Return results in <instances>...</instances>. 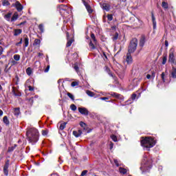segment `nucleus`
Wrapping results in <instances>:
<instances>
[{
    "instance_id": "1",
    "label": "nucleus",
    "mask_w": 176,
    "mask_h": 176,
    "mask_svg": "<svg viewBox=\"0 0 176 176\" xmlns=\"http://www.w3.org/2000/svg\"><path fill=\"white\" fill-rule=\"evenodd\" d=\"M26 135L31 144H36V142L39 140V132L35 128H30L26 133Z\"/></svg>"
},
{
    "instance_id": "2",
    "label": "nucleus",
    "mask_w": 176,
    "mask_h": 176,
    "mask_svg": "<svg viewBox=\"0 0 176 176\" xmlns=\"http://www.w3.org/2000/svg\"><path fill=\"white\" fill-rule=\"evenodd\" d=\"M149 157V154L146 153L143 156V160L142 161V166L140 167V170L142 173H146V171H149L150 169L152 168V163L153 161Z\"/></svg>"
},
{
    "instance_id": "3",
    "label": "nucleus",
    "mask_w": 176,
    "mask_h": 176,
    "mask_svg": "<svg viewBox=\"0 0 176 176\" xmlns=\"http://www.w3.org/2000/svg\"><path fill=\"white\" fill-rule=\"evenodd\" d=\"M141 145L144 149L149 151L151 148H153L156 145V141L151 137H146L141 140Z\"/></svg>"
},
{
    "instance_id": "4",
    "label": "nucleus",
    "mask_w": 176,
    "mask_h": 176,
    "mask_svg": "<svg viewBox=\"0 0 176 176\" xmlns=\"http://www.w3.org/2000/svg\"><path fill=\"white\" fill-rule=\"evenodd\" d=\"M58 9H59L60 14L63 18L64 24H67L68 21L66 20H67V16H68L69 14V8H68V6L67 5L62 4L59 6Z\"/></svg>"
},
{
    "instance_id": "5",
    "label": "nucleus",
    "mask_w": 176,
    "mask_h": 176,
    "mask_svg": "<svg viewBox=\"0 0 176 176\" xmlns=\"http://www.w3.org/2000/svg\"><path fill=\"white\" fill-rule=\"evenodd\" d=\"M161 78L164 83H170V75L168 74V71L167 69L162 72L161 74Z\"/></svg>"
},
{
    "instance_id": "6",
    "label": "nucleus",
    "mask_w": 176,
    "mask_h": 176,
    "mask_svg": "<svg viewBox=\"0 0 176 176\" xmlns=\"http://www.w3.org/2000/svg\"><path fill=\"white\" fill-rule=\"evenodd\" d=\"M168 62L170 63L172 65H176V56L174 55V52L171 50L169 52Z\"/></svg>"
},
{
    "instance_id": "7",
    "label": "nucleus",
    "mask_w": 176,
    "mask_h": 176,
    "mask_svg": "<svg viewBox=\"0 0 176 176\" xmlns=\"http://www.w3.org/2000/svg\"><path fill=\"white\" fill-rule=\"evenodd\" d=\"M10 164V161L9 160H7L6 161L5 165L3 168V173L4 175L8 176L9 175V166Z\"/></svg>"
},
{
    "instance_id": "8",
    "label": "nucleus",
    "mask_w": 176,
    "mask_h": 176,
    "mask_svg": "<svg viewBox=\"0 0 176 176\" xmlns=\"http://www.w3.org/2000/svg\"><path fill=\"white\" fill-rule=\"evenodd\" d=\"M12 6H14L18 12H21L24 8L23 5L19 1H16L14 4H12Z\"/></svg>"
},
{
    "instance_id": "9",
    "label": "nucleus",
    "mask_w": 176,
    "mask_h": 176,
    "mask_svg": "<svg viewBox=\"0 0 176 176\" xmlns=\"http://www.w3.org/2000/svg\"><path fill=\"white\" fill-rule=\"evenodd\" d=\"M78 111L81 115H85V116H87L89 115V110L85 107H78Z\"/></svg>"
},
{
    "instance_id": "10",
    "label": "nucleus",
    "mask_w": 176,
    "mask_h": 176,
    "mask_svg": "<svg viewBox=\"0 0 176 176\" xmlns=\"http://www.w3.org/2000/svg\"><path fill=\"white\" fill-rule=\"evenodd\" d=\"M109 96L113 97L114 98H118V100H122L123 96L116 92H110L109 93Z\"/></svg>"
},
{
    "instance_id": "11",
    "label": "nucleus",
    "mask_w": 176,
    "mask_h": 176,
    "mask_svg": "<svg viewBox=\"0 0 176 176\" xmlns=\"http://www.w3.org/2000/svg\"><path fill=\"white\" fill-rule=\"evenodd\" d=\"M126 62L127 63V64L133 63V57L131 56V54H130V53L126 54Z\"/></svg>"
},
{
    "instance_id": "12",
    "label": "nucleus",
    "mask_w": 176,
    "mask_h": 176,
    "mask_svg": "<svg viewBox=\"0 0 176 176\" xmlns=\"http://www.w3.org/2000/svg\"><path fill=\"white\" fill-rule=\"evenodd\" d=\"M82 133H83V131H82V129L74 131L73 135H74V137H76V138H78V137H80V135H82Z\"/></svg>"
},
{
    "instance_id": "13",
    "label": "nucleus",
    "mask_w": 176,
    "mask_h": 176,
    "mask_svg": "<svg viewBox=\"0 0 176 176\" xmlns=\"http://www.w3.org/2000/svg\"><path fill=\"white\" fill-rule=\"evenodd\" d=\"M136 50H137V45H131L129 47L128 53L131 54V53H134V52H135Z\"/></svg>"
},
{
    "instance_id": "14",
    "label": "nucleus",
    "mask_w": 176,
    "mask_h": 176,
    "mask_svg": "<svg viewBox=\"0 0 176 176\" xmlns=\"http://www.w3.org/2000/svg\"><path fill=\"white\" fill-rule=\"evenodd\" d=\"M151 19L153 21V30H156V28H157L156 18L155 17L153 12H151Z\"/></svg>"
},
{
    "instance_id": "15",
    "label": "nucleus",
    "mask_w": 176,
    "mask_h": 176,
    "mask_svg": "<svg viewBox=\"0 0 176 176\" xmlns=\"http://www.w3.org/2000/svg\"><path fill=\"white\" fill-rule=\"evenodd\" d=\"M102 8L103 9V10H106V12H109V10L111 9V6H109V4H108L107 3H104L102 5Z\"/></svg>"
},
{
    "instance_id": "16",
    "label": "nucleus",
    "mask_w": 176,
    "mask_h": 176,
    "mask_svg": "<svg viewBox=\"0 0 176 176\" xmlns=\"http://www.w3.org/2000/svg\"><path fill=\"white\" fill-rule=\"evenodd\" d=\"M21 43H24V45H28L29 43V39L28 38L25 37L23 38H23H21V41L16 43V45H21Z\"/></svg>"
},
{
    "instance_id": "17",
    "label": "nucleus",
    "mask_w": 176,
    "mask_h": 176,
    "mask_svg": "<svg viewBox=\"0 0 176 176\" xmlns=\"http://www.w3.org/2000/svg\"><path fill=\"white\" fill-rule=\"evenodd\" d=\"M171 75V78H173V79H176V68L173 67H172V71L170 73Z\"/></svg>"
},
{
    "instance_id": "18",
    "label": "nucleus",
    "mask_w": 176,
    "mask_h": 176,
    "mask_svg": "<svg viewBox=\"0 0 176 176\" xmlns=\"http://www.w3.org/2000/svg\"><path fill=\"white\" fill-rule=\"evenodd\" d=\"M91 40H89V45H94V43H96V36H94L93 33L91 34ZM93 42H94V43H93Z\"/></svg>"
},
{
    "instance_id": "19",
    "label": "nucleus",
    "mask_w": 176,
    "mask_h": 176,
    "mask_svg": "<svg viewBox=\"0 0 176 176\" xmlns=\"http://www.w3.org/2000/svg\"><path fill=\"white\" fill-rule=\"evenodd\" d=\"M145 42H146V38L144 35H142L140 40V45H145Z\"/></svg>"
},
{
    "instance_id": "20",
    "label": "nucleus",
    "mask_w": 176,
    "mask_h": 176,
    "mask_svg": "<svg viewBox=\"0 0 176 176\" xmlns=\"http://www.w3.org/2000/svg\"><path fill=\"white\" fill-rule=\"evenodd\" d=\"M22 32H23V30L21 29H16L14 31V36H17L20 35V34H21Z\"/></svg>"
},
{
    "instance_id": "21",
    "label": "nucleus",
    "mask_w": 176,
    "mask_h": 176,
    "mask_svg": "<svg viewBox=\"0 0 176 176\" xmlns=\"http://www.w3.org/2000/svg\"><path fill=\"white\" fill-rule=\"evenodd\" d=\"M10 17H12V12H8V14H6L4 16V19L7 21H11Z\"/></svg>"
},
{
    "instance_id": "22",
    "label": "nucleus",
    "mask_w": 176,
    "mask_h": 176,
    "mask_svg": "<svg viewBox=\"0 0 176 176\" xmlns=\"http://www.w3.org/2000/svg\"><path fill=\"white\" fill-rule=\"evenodd\" d=\"M19 19V14L17 12L14 13L12 15V17L11 18V22L12 23L13 21H16Z\"/></svg>"
},
{
    "instance_id": "23",
    "label": "nucleus",
    "mask_w": 176,
    "mask_h": 176,
    "mask_svg": "<svg viewBox=\"0 0 176 176\" xmlns=\"http://www.w3.org/2000/svg\"><path fill=\"white\" fill-rule=\"evenodd\" d=\"M84 5L88 12L93 13V10H91V8L90 7V6L87 5L85 2L84 3Z\"/></svg>"
},
{
    "instance_id": "24",
    "label": "nucleus",
    "mask_w": 176,
    "mask_h": 176,
    "mask_svg": "<svg viewBox=\"0 0 176 176\" xmlns=\"http://www.w3.org/2000/svg\"><path fill=\"white\" fill-rule=\"evenodd\" d=\"M80 126H81V127L83 129L82 131H86V130H87V126L86 125V124L85 122H80Z\"/></svg>"
},
{
    "instance_id": "25",
    "label": "nucleus",
    "mask_w": 176,
    "mask_h": 176,
    "mask_svg": "<svg viewBox=\"0 0 176 176\" xmlns=\"http://www.w3.org/2000/svg\"><path fill=\"white\" fill-rule=\"evenodd\" d=\"M130 45H138V40L136 38H132Z\"/></svg>"
},
{
    "instance_id": "26",
    "label": "nucleus",
    "mask_w": 176,
    "mask_h": 176,
    "mask_svg": "<svg viewBox=\"0 0 176 176\" xmlns=\"http://www.w3.org/2000/svg\"><path fill=\"white\" fill-rule=\"evenodd\" d=\"M104 70L106 71V72H107V74H109V75L110 76H111L112 78H113V74H112V73H111V69H109V67H104Z\"/></svg>"
},
{
    "instance_id": "27",
    "label": "nucleus",
    "mask_w": 176,
    "mask_h": 176,
    "mask_svg": "<svg viewBox=\"0 0 176 176\" xmlns=\"http://www.w3.org/2000/svg\"><path fill=\"white\" fill-rule=\"evenodd\" d=\"M14 115L19 116L20 115V108H15L14 110Z\"/></svg>"
},
{
    "instance_id": "28",
    "label": "nucleus",
    "mask_w": 176,
    "mask_h": 176,
    "mask_svg": "<svg viewBox=\"0 0 176 176\" xmlns=\"http://www.w3.org/2000/svg\"><path fill=\"white\" fill-rule=\"evenodd\" d=\"M26 74L28 75V76H31V74H32V69L31 67H28L26 69Z\"/></svg>"
},
{
    "instance_id": "29",
    "label": "nucleus",
    "mask_w": 176,
    "mask_h": 176,
    "mask_svg": "<svg viewBox=\"0 0 176 176\" xmlns=\"http://www.w3.org/2000/svg\"><path fill=\"white\" fill-rule=\"evenodd\" d=\"M2 5H3V6H10V3H9V1H8V0H3L2 2Z\"/></svg>"
},
{
    "instance_id": "30",
    "label": "nucleus",
    "mask_w": 176,
    "mask_h": 176,
    "mask_svg": "<svg viewBox=\"0 0 176 176\" xmlns=\"http://www.w3.org/2000/svg\"><path fill=\"white\" fill-rule=\"evenodd\" d=\"M119 171L121 174H126L127 173V170L126 168H123L122 167H120L119 168Z\"/></svg>"
},
{
    "instance_id": "31",
    "label": "nucleus",
    "mask_w": 176,
    "mask_h": 176,
    "mask_svg": "<svg viewBox=\"0 0 176 176\" xmlns=\"http://www.w3.org/2000/svg\"><path fill=\"white\" fill-rule=\"evenodd\" d=\"M65 126H67V122H63L60 124L59 126V130H63L64 129H65Z\"/></svg>"
},
{
    "instance_id": "32",
    "label": "nucleus",
    "mask_w": 176,
    "mask_h": 176,
    "mask_svg": "<svg viewBox=\"0 0 176 176\" xmlns=\"http://www.w3.org/2000/svg\"><path fill=\"white\" fill-rule=\"evenodd\" d=\"M162 8H164V9H168V3L166 1H163Z\"/></svg>"
},
{
    "instance_id": "33",
    "label": "nucleus",
    "mask_w": 176,
    "mask_h": 176,
    "mask_svg": "<svg viewBox=\"0 0 176 176\" xmlns=\"http://www.w3.org/2000/svg\"><path fill=\"white\" fill-rule=\"evenodd\" d=\"M3 121L5 123V124H9V123H10L9 120L8 119L7 116L3 117Z\"/></svg>"
},
{
    "instance_id": "34",
    "label": "nucleus",
    "mask_w": 176,
    "mask_h": 176,
    "mask_svg": "<svg viewBox=\"0 0 176 176\" xmlns=\"http://www.w3.org/2000/svg\"><path fill=\"white\" fill-rule=\"evenodd\" d=\"M111 138L114 142H118V137L116 135H111Z\"/></svg>"
},
{
    "instance_id": "35",
    "label": "nucleus",
    "mask_w": 176,
    "mask_h": 176,
    "mask_svg": "<svg viewBox=\"0 0 176 176\" xmlns=\"http://www.w3.org/2000/svg\"><path fill=\"white\" fill-rule=\"evenodd\" d=\"M14 60H15V61H19L20 60V55H19V54L14 55Z\"/></svg>"
},
{
    "instance_id": "36",
    "label": "nucleus",
    "mask_w": 176,
    "mask_h": 176,
    "mask_svg": "<svg viewBox=\"0 0 176 176\" xmlns=\"http://www.w3.org/2000/svg\"><path fill=\"white\" fill-rule=\"evenodd\" d=\"M167 63V56H164L162 58V65H164Z\"/></svg>"
},
{
    "instance_id": "37",
    "label": "nucleus",
    "mask_w": 176,
    "mask_h": 176,
    "mask_svg": "<svg viewBox=\"0 0 176 176\" xmlns=\"http://www.w3.org/2000/svg\"><path fill=\"white\" fill-rule=\"evenodd\" d=\"M87 96H89V97H94V93L91 91H87Z\"/></svg>"
},
{
    "instance_id": "38",
    "label": "nucleus",
    "mask_w": 176,
    "mask_h": 176,
    "mask_svg": "<svg viewBox=\"0 0 176 176\" xmlns=\"http://www.w3.org/2000/svg\"><path fill=\"white\" fill-rule=\"evenodd\" d=\"M38 29L40 30L41 32H44V31H45V28L43 27V25H42V24H40L38 25Z\"/></svg>"
},
{
    "instance_id": "39",
    "label": "nucleus",
    "mask_w": 176,
    "mask_h": 176,
    "mask_svg": "<svg viewBox=\"0 0 176 176\" xmlns=\"http://www.w3.org/2000/svg\"><path fill=\"white\" fill-rule=\"evenodd\" d=\"M107 20L109 21H112V20H113V16L112 14H108L107 15Z\"/></svg>"
},
{
    "instance_id": "40",
    "label": "nucleus",
    "mask_w": 176,
    "mask_h": 176,
    "mask_svg": "<svg viewBox=\"0 0 176 176\" xmlns=\"http://www.w3.org/2000/svg\"><path fill=\"white\" fill-rule=\"evenodd\" d=\"M12 94L15 96V97H20V96H21V94L16 93V91H14V89L12 90Z\"/></svg>"
},
{
    "instance_id": "41",
    "label": "nucleus",
    "mask_w": 176,
    "mask_h": 176,
    "mask_svg": "<svg viewBox=\"0 0 176 176\" xmlns=\"http://www.w3.org/2000/svg\"><path fill=\"white\" fill-rule=\"evenodd\" d=\"M89 49H90V50H96V49H97V46L94 45H90Z\"/></svg>"
},
{
    "instance_id": "42",
    "label": "nucleus",
    "mask_w": 176,
    "mask_h": 176,
    "mask_svg": "<svg viewBox=\"0 0 176 176\" xmlns=\"http://www.w3.org/2000/svg\"><path fill=\"white\" fill-rule=\"evenodd\" d=\"M67 96L69 98H71L72 100V101H74V100H75V98L74 96V95H72V94L71 93H67Z\"/></svg>"
},
{
    "instance_id": "43",
    "label": "nucleus",
    "mask_w": 176,
    "mask_h": 176,
    "mask_svg": "<svg viewBox=\"0 0 176 176\" xmlns=\"http://www.w3.org/2000/svg\"><path fill=\"white\" fill-rule=\"evenodd\" d=\"M70 109H72V111H76L77 107L75 104H71Z\"/></svg>"
},
{
    "instance_id": "44",
    "label": "nucleus",
    "mask_w": 176,
    "mask_h": 176,
    "mask_svg": "<svg viewBox=\"0 0 176 176\" xmlns=\"http://www.w3.org/2000/svg\"><path fill=\"white\" fill-rule=\"evenodd\" d=\"M34 45H41V40L40 39H35Z\"/></svg>"
},
{
    "instance_id": "45",
    "label": "nucleus",
    "mask_w": 176,
    "mask_h": 176,
    "mask_svg": "<svg viewBox=\"0 0 176 176\" xmlns=\"http://www.w3.org/2000/svg\"><path fill=\"white\" fill-rule=\"evenodd\" d=\"M79 85V82L74 81L72 82V87H75V86H78Z\"/></svg>"
},
{
    "instance_id": "46",
    "label": "nucleus",
    "mask_w": 176,
    "mask_h": 176,
    "mask_svg": "<svg viewBox=\"0 0 176 176\" xmlns=\"http://www.w3.org/2000/svg\"><path fill=\"white\" fill-rule=\"evenodd\" d=\"M48 133H49V131L47 129L42 131V135H47Z\"/></svg>"
},
{
    "instance_id": "47",
    "label": "nucleus",
    "mask_w": 176,
    "mask_h": 176,
    "mask_svg": "<svg viewBox=\"0 0 176 176\" xmlns=\"http://www.w3.org/2000/svg\"><path fill=\"white\" fill-rule=\"evenodd\" d=\"M74 38H71L69 40L67 41V45H72V43H74Z\"/></svg>"
},
{
    "instance_id": "48",
    "label": "nucleus",
    "mask_w": 176,
    "mask_h": 176,
    "mask_svg": "<svg viewBox=\"0 0 176 176\" xmlns=\"http://www.w3.org/2000/svg\"><path fill=\"white\" fill-rule=\"evenodd\" d=\"M119 38V34L118 32L116 33L115 36L113 37V41H116Z\"/></svg>"
},
{
    "instance_id": "49",
    "label": "nucleus",
    "mask_w": 176,
    "mask_h": 176,
    "mask_svg": "<svg viewBox=\"0 0 176 176\" xmlns=\"http://www.w3.org/2000/svg\"><path fill=\"white\" fill-rule=\"evenodd\" d=\"M131 98L133 101H134V100H135V98H137V94H132Z\"/></svg>"
},
{
    "instance_id": "50",
    "label": "nucleus",
    "mask_w": 176,
    "mask_h": 176,
    "mask_svg": "<svg viewBox=\"0 0 176 176\" xmlns=\"http://www.w3.org/2000/svg\"><path fill=\"white\" fill-rule=\"evenodd\" d=\"M74 68L75 71H76V72H78V71H79V67L78 66V65L75 64Z\"/></svg>"
},
{
    "instance_id": "51",
    "label": "nucleus",
    "mask_w": 176,
    "mask_h": 176,
    "mask_svg": "<svg viewBox=\"0 0 176 176\" xmlns=\"http://www.w3.org/2000/svg\"><path fill=\"white\" fill-rule=\"evenodd\" d=\"M34 65H35V67H39V66L41 65V62H39V61H36V62L34 63Z\"/></svg>"
},
{
    "instance_id": "52",
    "label": "nucleus",
    "mask_w": 176,
    "mask_h": 176,
    "mask_svg": "<svg viewBox=\"0 0 176 176\" xmlns=\"http://www.w3.org/2000/svg\"><path fill=\"white\" fill-rule=\"evenodd\" d=\"M86 174H87V170H85L82 172L80 176H85Z\"/></svg>"
},
{
    "instance_id": "53",
    "label": "nucleus",
    "mask_w": 176,
    "mask_h": 176,
    "mask_svg": "<svg viewBox=\"0 0 176 176\" xmlns=\"http://www.w3.org/2000/svg\"><path fill=\"white\" fill-rule=\"evenodd\" d=\"M109 148L111 150L113 148V143L112 142H109Z\"/></svg>"
},
{
    "instance_id": "54",
    "label": "nucleus",
    "mask_w": 176,
    "mask_h": 176,
    "mask_svg": "<svg viewBox=\"0 0 176 176\" xmlns=\"http://www.w3.org/2000/svg\"><path fill=\"white\" fill-rule=\"evenodd\" d=\"M50 69V66L47 65L46 69L44 70V72H49V70Z\"/></svg>"
},
{
    "instance_id": "55",
    "label": "nucleus",
    "mask_w": 176,
    "mask_h": 176,
    "mask_svg": "<svg viewBox=\"0 0 176 176\" xmlns=\"http://www.w3.org/2000/svg\"><path fill=\"white\" fill-rule=\"evenodd\" d=\"M114 163L116 166H117V167H119V162L118 161V160H114Z\"/></svg>"
},
{
    "instance_id": "56",
    "label": "nucleus",
    "mask_w": 176,
    "mask_h": 176,
    "mask_svg": "<svg viewBox=\"0 0 176 176\" xmlns=\"http://www.w3.org/2000/svg\"><path fill=\"white\" fill-rule=\"evenodd\" d=\"M100 100H109V98L108 97H102V98H100Z\"/></svg>"
},
{
    "instance_id": "57",
    "label": "nucleus",
    "mask_w": 176,
    "mask_h": 176,
    "mask_svg": "<svg viewBox=\"0 0 176 176\" xmlns=\"http://www.w3.org/2000/svg\"><path fill=\"white\" fill-rule=\"evenodd\" d=\"M2 53H3V48L0 46V56H2Z\"/></svg>"
},
{
    "instance_id": "58",
    "label": "nucleus",
    "mask_w": 176,
    "mask_h": 176,
    "mask_svg": "<svg viewBox=\"0 0 176 176\" xmlns=\"http://www.w3.org/2000/svg\"><path fill=\"white\" fill-rule=\"evenodd\" d=\"M28 88H29V91H34V87L29 86Z\"/></svg>"
},
{
    "instance_id": "59",
    "label": "nucleus",
    "mask_w": 176,
    "mask_h": 176,
    "mask_svg": "<svg viewBox=\"0 0 176 176\" xmlns=\"http://www.w3.org/2000/svg\"><path fill=\"white\" fill-rule=\"evenodd\" d=\"M9 152H12V151H14V147H10L8 149Z\"/></svg>"
},
{
    "instance_id": "60",
    "label": "nucleus",
    "mask_w": 176,
    "mask_h": 176,
    "mask_svg": "<svg viewBox=\"0 0 176 176\" xmlns=\"http://www.w3.org/2000/svg\"><path fill=\"white\" fill-rule=\"evenodd\" d=\"M12 65H16V64H17V62L16 60H12Z\"/></svg>"
},
{
    "instance_id": "61",
    "label": "nucleus",
    "mask_w": 176,
    "mask_h": 176,
    "mask_svg": "<svg viewBox=\"0 0 176 176\" xmlns=\"http://www.w3.org/2000/svg\"><path fill=\"white\" fill-rule=\"evenodd\" d=\"M111 30H113V31H115V30H116V26H112V27H111Z\"/></svg>"
},
{
    "instance_id": "62",
    "label": "nucleus",
    "mask_w": 176,
    "mask_h": 176,
    "mask_svg": "<svg viewBox=\"0 0 176 176\" xmlns=\"http://www.w3.org/2000/svg\"><path fill=\"white\" fill-rule=\"evenodd\" d=\"M38 57H41V56H43V54L39 52V53L38 54Z\"/></svg>"
},
{
    "instance_id": "63",
    "label": "nucleus",
    "mask_w": 176,
    "mask_h": 176,
    "mask_svg": "<svg viewBox=\"0 0 176 176\" xmlns=\"http://www.w3.org/2000/svg\"><path fill=\"white\" fill-rule=\"evenodd\" d=\"M151 74H147V75H146V78H147L148 79H149V78H151Z\"/></svg>"
},
{
    "instance_id": "64",
    "label": "nucleus",
    "mask_w": 176,
    "mask_h": 176,
    "mask_svg": "<svg viewBox=\"0 0 176 176\" xmlns=\"http://www.w3.org/2000/svg\"><path fill=\"white\" fill-rule=\"evenodd\" d=\"M62 30H63V31H65V25H63V27L62 28Z\"/></svg>"
}]
</instances>
